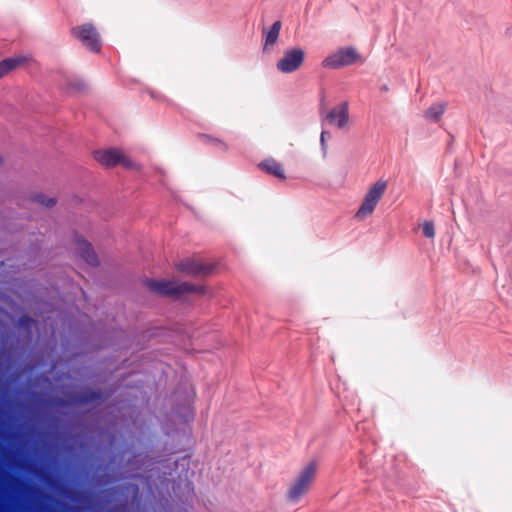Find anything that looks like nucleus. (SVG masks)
<instances>
[{"label":"nucleus","mask_w":512,"mask_h":512,"mask_svg":"<svg viewBox=\"0 0 512 512\" xmlns=\"http://www.w3.org/2000/svg\"><path fill=\"white\" fill-rule=\"evenodd\" d=\"M319 470L317 459L307 461L295 474L286 490V500L291 504L299 503L311 490Z\"/></svg>","instance_id":"f257e3e1"},{"label":"nucleus","mask_w":512,"mask_h":512,"mask_svg":"<svg viewBox=\"0 0 512 512\" xmlns=\"http://www.w3.org/2000/svg\"><path fill=\"white\" fill-rule=\"evenodd\" d=\"M145 285L150 291L161 295L205 294L204 287L193 286L186 282L178 283L175 280L148 279L145 281Z\"/></svg>","instance_id":"f03ea898"},{"label":"nucleus","mask_w":512,"mask_h":512,"mask_svg":"<svg viewBox=\"0 0 512 512\" xmlns=\"http://www.w3.org/2000/svg\"><path fill=\"white\" fill-rule=\"evenodd\" d=\"M71 37L75 38L91 53L98 54L102 50L100 33L93 23L86 22L70 29Z\"/></svg>","instance_id":"7ed1b4c3"},{"label":"nucleus","mask_w":512,"mask_h":512,"mask_svg":"<svg viewBox=\"0 0 512 512\" xmlns=\"http://www.w3.org/2000/svg\"><path fill=\"white\" fill-rule=\"evenodd\" d=\"M362 62V55L353 46L340 47L337 51L324 58L321 62L323 68L341 69Z\"/></svg>","instance_id":"20e7f679"},{"label":"nucleus","mask_w":512,"mask_h":512,"mask_svg":"<svg viewBox=\"0 0 512 512\" xmlns=\"http://www.w3.org/2000/svg\"><path fill=\"white\" fill-rule=\"evenodd\" d=\"M94 158L97 162L107 168H111L120 164L122 167L129 170H141V166L138 163L127 158L120 150L116 148L96 150L94 151Z\"/></svg>","instance_id":"39448f33"},{"label":"nucleus","mask_w":512,"mask_h":512,"mask_svg":"<svg viewBox=\"0 0 512 512\" xmlns=\"http://www.w3.org/2000/svg\"><path fill=\"white\" fill-rule=\"evenodd\" d=\"M306 58L305 50L300 46L288 48L284 51L283 57L276 63V68L285 74L297 71Z\"/></svg>","instance_id":"423d86ee"},{"label":"nucleus","mask_w":512,"mask_h":512,"mask_svg":"<svg viewBox=\"0 0 512 512\" xmlns=\"http://www.w3.org/2000/svg\"><path fill=\"white\" fill-rule=\"evenodd\" d=\"M384 193V184L381 182L376 183L372 186L367 192L364 201L358 211L355 214V218L357 220H364L369 217L375 207L377 206L379 200L381 199Z\"/></svg>","instance_id":"0eeeda50"},{"label":"nucleus","mask_w":512,"mask_h":512,"mask_svg":"<svg viewBox=\"0 0 512 512\" xmlns=\"http://www.w3.org/2000/svg\"><path fill=\"white\" fill-rule=\"evenodd\" d=\"M320 115L323 122L337 128H343L349 120V105L347 101L340 102L331 110L324 112V108H320Z\"/></svg>","instance_id":"6e6552de"},{"label":"nucleus","mask_w":512,"mask_h":512,"mask_svg":"<svg viewBox=\"0 0 512 512\" xmlns=\"http://www.w3.org/2000/svg\"><path fill=\"white\" fill-rule=\"evenodd\" d=\"M176 269L190 275H206L212 267L202 263L199 259L189 258L176 264Z\"/></svg>","instance_id":"1a4fd4ad"},{"label":"nucleus","mask_w":512,"mask_h":512,"mask_svg":"<svg viewBox=\"0 0 512 512\" xmlns=\"http://www.w3.org/2000/svg\"><path fill=\"white\" fill-rule=\"evenodd\" d=\"M330 130H314L311 136V147L318 150L322 157H325L328 150V144L332 141Z\"/></svg>","instance_id":"9d476101"},{"label":"nucleus","mask_w":512,"mask_h":512,"mask_svg":"<svg viewBox=\"0 0 512 512\" xmlns=\"http://www.w3.org/2000/svg\"><path fill=\"white\" fill-rule=\"evenodd\" d=\"M30 58L25 55H15L0 60V79L11 71L28 63Z\"/></svg>","instance_id":"9b49d317"},{"label":"nucleus","mask_w":512,"mask_h":512,"mask_svg":"<svg viewBox=\"0 0 512 512\" xmlns=\"http://www.w3.org/2000/svg\"><path fill=\"white\" fill-rule=\"evenodd\" d=\"M282 27V22L280 20H276L273 24L267 28H263L262 30V39H263V52H267L269 47L274 46L279 38L280 30Z\"/></svg>","instance_id":"f8f14e48"},{"label":"nucleus","mask_w":512,"mask_h":512,"mask_svg":"<svg viewBox=\"0 0 512 512\" xmlns=\"http://www.w3.org/2000/svg\"><path fill=\"white\" fill-rule=\"evenodd\" d=\"M76 249L81 257L89 264L96 265L98 263L97 255L92 249L91 245L83 239L81 236H77L75 239Z\"/></svg>","instance_id":"ddd939ff"},{"label":"nucleus","mask_w":512,"mask_h":512,"mask_svg":"<svg viewBox=\"0 0 512 512\" xmlns=\"http://www.w3.org/2000/svg\"><path fill=\"white\" fill-rule=\"evenodd\" d=\"M61 89L70 95L80 94L88 89V84L80 77H68Z\"/></svg>","instance_id":"4468645a"},{"label":"nucleus","mask_w":512,"mask_h":512,"mask_svg":"<svg viewBox=\"0 0 512 512\" xmlns=\"http://www.w3.org/2000/svg\"><path fill=\"white\" fill-rule=\"evenodd\" d=\"M260 168L281 180H284L286 178L281 164H279L274 159H266L265 161L260 163Z\"/></svg>","instance_id":"2eb2a0df"},{"label":"nucleus","mask_w":512,"mask_h":512,"mask_svg":"<svg viewBox=\"0 0 512 512\" xmlns=\"http://www.w3.org/2000/svg\"><path fill=\"white\" fill-rule=\"evenodd\" d=\"M447 107L446 102H437L432 104L424 112V117L432 122H438L444 114Z\"/></svg>","instance_id":"dca6fc26"},{"label":"nucleus","mask_w":512,"mask_h":512,"mask_svg":"<svg viewBox=\"0 0 512 512\" xmlns=\"http://www.w3.org/2000/svg\"><path fill=\"white\" fill-rule=\"evenodd\" d=\"M423 235L427 238H433L435 236L434 223L432 221H425L422 227Z\"/></svg>","instance_id":"f3484780"},{"label":"nucleus","mask_w":512,"mask_h":512,"mask_svg":"<svg viewBox=\"0 0 512 512\" xmlns=\"http://www.w3.org/2000/svg\"><path fill=\"white\" fill-rule=\"evenodd\" d=\"M39 202L47 207H52L55 204V200L53 198H48L46 196H41L39 198Z\"/></svg>","instance_id":"a211bd4d"},{"label":"nucleus","mask_w":512,"mask_h":512,"mask_svg":"<svg viewBox=\"0 0 512 512\" xmlns=\"http://www.w3.org/2000/svg\"><path fill=\"white\" fill-rule=\"evenodd\" d=\"M149 94L155 100H160L163 98L162 95H160L159 93H157L156 91H153V90L149 91Z\"/></svg>","instance_id":"6ab92c4d"},{"label":"nucleus","mask_w":512,"mask_h":512,"mask_svg":"<svg viewBox=\"0 0 512 512\" xmlns=\"http://www.w3.org/2000/svg\"><path fill=\"white\" fill-rule=\"evenodd\" d=\"M396 461H404L405 460V457L403 455H400L398 457L395 458Z\"/></svg>","instance_id":"aec40b11"}]
</instances>
